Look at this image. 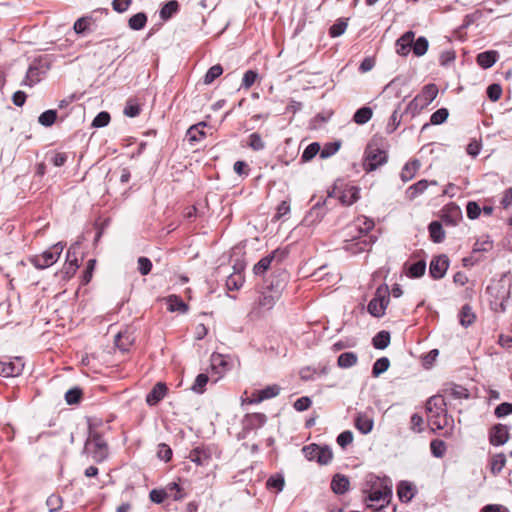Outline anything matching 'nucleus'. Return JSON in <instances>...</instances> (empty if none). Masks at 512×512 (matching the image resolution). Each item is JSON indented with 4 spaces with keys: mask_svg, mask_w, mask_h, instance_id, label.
I'll return each mask as SVG.
<instances>
[{
    "mask_svg": "<svg viewBox=\"0 0 512 512\" xmlns=\"http://www.w3.org/2000/svg\"><path fill=\"white\" fill-rule=\"evenodd\" d=\"M374 226V221L365 217L362 219V224L349 225L348 238L344 240L343 249L354 255L369 251L377 239L370 234Z\"/></svg>",
    "mask_w": 512,
    "mask_h": 512,
    "instance_id": "obj_1",
    "label": "nucleus"
},
{
    "mask_svg": "<svg viewBox=\"0 0 512 512\" xmlns=\"http://www.w3.org/2000/svg\"><path fill=\"white\" fill-rule=\"evenodd\" d=\"M84 452L90 455L96 463H102L108 458L109 447L103 436L90 428Z\"/></svg>",
    "mask_w": 512,
    "mask_h": 512,
    "instance_id": "obj_2",
    "label": "nucleus"
},
{
    "mask_svg": "<svg viewBox=\"0 0 512 512\" xmlns=\"http://www.w3.org/2000/svg\"><path fill=\"white\" fill-rule=\"evenodd\" d=\"M438 88L436 84L430 83L425 85L421 92L411 100L404 113L410 114L411 117L418 115L424 108H426L437 97Z\"/></svg>",
    "mask_w": 512,
    "mask_h": 512,
    "instance_id": "obj_3",
    "label": "nucleus"
},
{
    "mask_svg": "<svg viewBox=\"0 0 512 512\" xmlns=\"http://www.w3.org/2000/svg\"><path fill=\"white\" fill-rule=\"evenodd\" d=\"M505 283L506 280H500L495 286L488 287V291L492 296L490 305L495 312H505L509 305L510 288L512 284L509 282L506 289Z\"/></svg>",
    "mask_w": 512,
    "mask_h": 512,
    "instance_id": "obj_4",
    "label": "nucleus"
},
{
    "mask_svg": "<svg viewBox=\"0 0 512 512\" xmlns=\"http://www.w3.org/2000/svg\"><path fill=\"white\" fill-rule=\"evenodd\" d=\"M64 249V244L58 242L54 244L50 249L44 251L40 255H35L31 259V263L37 269H45L56 263Z\"/></svg>",
    "mask_w": 512,
    "mask_h": 512,
    "instance_id": "obj_5",
    "label": "nucleus"
},
{
    "mask_svg": "<svg viewBox=\"0 0 512 512\" xmlns=\"http://www.w3.org/2000/svg\"><path fill=\"white\" fill-rule=\"evenodd\" d=\"M388 160L386 151L369 144L365 151L363 167L366 172L376 170L378 167L384 165Z\"/></svg>",
    "mask_w": 512,
    "mask_h": 512,
    "instance_id": "obj_6",
    "label": "nucleus"
},
{
    "mask_svg": "<svg viewBox=\"0 0 512 512\" xmlns=\"http://www.w3.org/2000/svg\"><path fill=\"white\" fill-rule=\"evenodd\" d=\"M389 303V291L388 287L378 288L374 297L368 303V312L377 318L382 317L385 314L386 307Z\"/></svg>",
    "mask_w": 512,
    "mask_h": 512,
    "instance_id": "obj_7",
    "label": "nucleus"
},
{
    "mask_svg": "<svg viewBox=\"0 0 512 512\" xmlns=\"http://www.w3.org/2000/svg\"><path fill=\"white\" fill-rule=\"evenodd\" d=\"M337 198L343 205H352L360 198V189L356 186H348L344 190L334 188L328 193L326 199Z\"/></svg>",
    "mask_w": 512,
    "mask_h": 512,
    "instance_id": "obj_8",
    "label": "nucleus"
},
{
    "mask_svg": "<svg viewBox=\"0 0 512 512\" xmlns=\"http://www.w3.org/2000/svg\"><path fill=\"white\" fill-rule=\"evenodd\" d=\"M287 283V273L285 271L273 274L270 279L265 281L266 290L275 294V297H281Z\"/></svg>",
    "mask_w": 512,
    "mask_h": 512,
    "instance_id": "obj_9",
    "label": "nucleus"
},
{
    "mask_svg": "<svg viewBox=\"0 0 512 512\" xmlns=\"http://www.w3.org/2000/svg\"><path fill=\"white\" fill-rule=\"evenodd\" d=\"M449 267V259L446 255H439L432 259L429 266V274L435 279L439 280L443 278Z\"/></svg>",
    "mask_w": 512,
    "mask_h": 512,
    "instance_id": "obj_10",
    "label": "nucleus"
},
{
    "mask_svg": "<svg viewBox=\"0 0 512 512\" xmlns=\"http://www.w3.org/2000/svg\"><path fill=\"white\" fill-rule=\"evenodd\" d=\"M462 219V211L455 203H449L441 211V220L450 226H456Z\"/></svg>",
    "mask_w": 512,
    "mask_h": 512,
    "instance_id": "obj_11",
    "label": "nucleus"
},
{
    "mask_svg": "<svg viewBox=\"0 0 512 512\" xmlns=\"http://www.w3.org/2000/svg\"><path fill=\"white\" fill-rule=\"evenodd\" d=\"M426 410L429 418H440L443 413H447L445 399L440 395L430 397L426 403Z\"/></svg>",
    "mask_w": 512,
    "mask_h": 512,
    "instance_id": "obj_12",
    "label": "nucleus"
},
{
    "mask_svg": "<svg viewBox=\"0 0 512 512\" xmlns=\"http://www.w3.org/2000/svg\"><path fill=\"white\" fill-rule=\"evenodd\" d=\"M285 257V252L276 249L271 254L261 258L253 267V272L255 275H263L272 264V261L275 258H278L281 261Z\"/></svg>",
    "mask_w": 512,
    "mask_h": 512,
    "instance_id": "obj_13",
    "label": "nucleus"
},
{
    "mask_svg": "<svg viewBox=\"0 0 512 512\" xmlns=\"http://www.w3.org/2000/svg\"><path fill=\"white\" fill-rule=\"evenodd\" d=\"M509 439V428L503 424H496L489 431V442L493 446L505 444Z\"/></svg>",
    "mask_w": 512,
    "mask_h": 512,
    "instance_id": "obj_14",
    "label": "nucleus"
},
{
    "mask_svg": "<svg viewBox=\"0 0 512 512\" xmlns=\"http://www.w3.org/2000/svg\"><path fill=\"white\" fill-rule=\"evenodd\" d=\"M24 363L21 358H16L15 361L1 362L0 361V374L5 377H16L22 373Z\"/></svg>",
    "mask_w": 512,
    "mask_h": 512,
    "instance_id": "obj_15",
    "label": "nucleus"
},
{
    "mask_svg": "<svg viewBox=\"0 0 512 512\" xmlns=\"http://www.w3.org/2000/svg\"><path fill=\"white\" fill-rule=\"evenodd\" d=\"M188 458L199 466H206L211 460V450L208 447H196L190 451Z\"/></svg>",
    "mask_w": 512,
    "mask_h": 512,
    "instance_id": "obj_16",
    "label": "nucleus"
},
{
    "mask_svg": "<svg viewBox=\"0 0 512 512\" xmlns=\"http://www.w3.org/2000/svg\"><path fill=\"white\" fill-rule=\"evenodd\" d=\"M328 199H324L322 202L318 201L315 203L305 217V221L308 224H314L323 219L326 214L325 205H328Z\"/></svg>",
    "mask_w": 512,
    "mask_h": 512,
    "instance_id": "obj_17",
    "label": "nucleus"
},
{
    "mask_svg": "<svg viewBox=\"0 0 512 512\" xmlns=\"http://www.w3.org/2000/svg\"><path fill=\"white\" fill-rule=\"evenodd\" d=\"M281 391L277 384L266 386L265 388L252 394L251 403H260L264 400L271 399L279 395Z\"/></svg>",
    "mask_w": 512,
    "mask_h": 512,
    "instance_id": "obj_18",
    "label": "nucleus"
},
{
    "mask_svg": "<svg viewBox=\"0 0 512 512\" xmlns=\"http://www.w3.org/2000/svg\"><path fill=\"white\" fill-rule=\"evenodd\" d=\"M415 34L413 31L405 32L399 39L396 41V52L401 56H407L412 50V44Z\"/></svg>",
    "mask_w": 512,
    "mask_h": 512,
    "instance_id": "obj_19",
    "label": "nucleus"
},
{
    "mask_svg": "<svg viewBox=\"0 0 512 512\" xmlns=\"http://www.w3.org/2000/svg\"><path fill=\"white\" fill-rule=\"evenodd\" d=\"M168 388L165 383L158 382L146 396V403L149 406L157 405L166 395Z\"/></svg>",
    "mask_w": 512,
    "mask_h": 512,
    "instance_id": "obj_20",
    "label": "nucleus"
},
{
    "mask_svg": "<svg viewBox=\"0 0 512 512\" xmlns=\"http://www.w3.org/2000/svg\"><path fill=\"white\" fill-rule=\"evenodd\" d=\"M392 496V490L390 487L385 486L383 489H373L367 498L365 499L367 507L372 508L373 505L369 502H389Z\"/></svg>",
    "mask_w": 512,
    "mask_h": 512,
    "instance_id": "obj_21",
    "label": "nucleus"
},
{
    "mask_svg": "<svg viewBox=\"0 0 512 512\" xmlns=\"http://www.w3.org/2000/svg\"><path fill=\"white\" fill-rule=\"evenodd\" d=\"M416 494V488L408 481H401L397 486V495L401 502H410Z\"/></svg>",
    "mask_w": 512,
    "mask_h": 512,
    "instance_id": "obj_22",
    "label": "nucleus"
},
{
    "mask_svg": "<svg viewBox=\"0 0 512 512\" xmlns=\"http://www.w3.org/2000/svg\"><path fill=\"white\" fill-rule=\"evenodd\" d=\"M498 56L499 54L497 51H484L477 55L476 62L481 68L489 69L496 63Z\"/></svg>",
    "mask_w": 512,
    "mask_h": 512,
    "instance_id": "obj_23",
    "label": "nucleus"
},
{
    "mask_svg": "<svg viewBox=\"0 0 512 512\" xmlns=\"http://www.w3.org/2000/svg\"><path fill=\"white\" fill-rule=\"evenodd\" d=\"M132 335H134V332L131 329L118 332L115 336V345L121 351H127L134 341Z\"/></svg>",
    "mask_w": 512,
    "mask_h": 512,
    "instance_id": "obj_24",
    "label": "nucleus"
},
{
    "mask_svg": "<svg viewBox=\"0 0 512 512\" xmlns=\"http://www.w3.org/2000/svg\"><path fill=\"white\" fill-rule=\"evenodd\" d=\"M349 479L343 474H335L331 481V489L335 494L342 495L349 490Z\"/></svg>",
    "mask_w": 512,
    "mask_h": 512,
    "instance_id": "obj_25",
    "label": "nucleus"
},
{
    "mask_svg": "<svg viewBox=\"0 0 512 512\" xmlns=\"http://www.w3.org/2000/svg\"><path fill=\"white\" fill-rule=\"evenodd\" d=\"M355 427L362 433L368 434L372 431L374 421L365 413H357L355 417Z\"/></svg>",
    "mask_w": 512,
    "mask_h": 512,
    "instance_id": "obj_26",
    "label": "nucleus"
},
{
    "mask_svg": "<svg viewBox=\"0 0 512 512\" xmlns=\"http://www.w3.org/2000/svg\"><path fill=\"white\" fill-rule=\"evenodd\" d=\"M267 421V416L263 413L247 414L244 420L246 429H258L262 427Z\"/></svg>",
    "mask_w": 512,
    "mask_h": 512,
    "instance_id": "obj_27",
    "label": "nucleus"
},
{
    "mask_svg": "<svg viewBox=\"0 0 512 512\" xmlns=\"http://www.w3.org/2000/svg\"><path fill=\"white\" fill-rule=\"evenodd\" d=\"M421 164L418 159H413L409 162H407L404 167L402 168L400 177L403 182L410 181L420 168Z\"/></svg>",
    "mask_w": 512,
    "mask_h": 512,
    "instance_id": "obj_28",
    "label": "nucleus"
},
{
    "mask_svg": "<svg viewBox=\"0 0 512 512\" xmlns=\"http://www.w3.org/2000/svg\"><path fill=\"white\" fill-rule=\"evenodd\" d=\"M234 269L236 268L234 267ZM244 281L245 279L241 269L234 270V272L231 273L226 279V287L230 291L239 290L243 286Z\"/></svg>",
    "mask_w": 512,
    "mask_h": 512,
    "instance_id": "obj_29",
    "label": "nucleus"
},
{
    "mask_svg": "<svg viewBox=\"0 0 512 512\" xmlns=\"http://www.w3.org/2000/svg\"><path fill=\"white\" fill-rule=\"evenodd\" d=\"M205 126H206L205 122H200L198 124L192 125L187 130L186 136L188 138V141L191 144L199 142V141H201V140H203L205 138L206 133L204 132L203 129L200 128V127H205Z\"/></svg>",
    "mask_w": 512,
    "mask_h": 512,
    "instance_id": "obj_30",
    "label": "nucleus"
},
{
    "mask_svg": "<svg viewBox=\"0 0 512 512\" xmlns=\"http://www.w3.org/2000/svg\"><path fill=\"white\" fill-rule=\"evenodd\" d=\"M429 185H437V181H435V180L428 181V180L422 179V180L416 182L415 184L411 185L408 188V190H407L408 197L410 199L416 198L417 196L422 194L428 188Z\"/></svg>",
    "mask_w": 512,
    "mask_h": 512,
    "instance_id": "obj_31",
    "label": "nucleus"
},
{
    "mask_svg": "<svg viewBox=\"0 0 512 512\" xmlns=\"http://www.w3.org/2000/svg\"><path fill=\"white\" fill-rule=\"evenodd\" d=\"M263 289L264 290L261 292V295L259 296L258 299V306L265 310H270L273 308V306L276 304L280 297H275V294L272 292H268V290H266V287H264Z\"/></svg>",
    "mask_w": 512,
    "mask_h": 512,
    "instance_id": "obj_32",
    "label": "nucleus"
},
{
    "mask_svg": "<svg viewBox=\"0 0 512 512\" xmlns=\"http://www.w3.org/2000/svg\"><path fill=\"white\" fill-rule=\"evenodd\" d=\"M448 116H449V111H448L447 108H440V109H438L437 111H435L430 116V122L429 123H425L422 126L421 132L426 130L430 125H440V124H443L447 120Z\"/></svg>",
    "mask_w": 512,
    "mask_h": 512,
    "instance_id": "obj_33",
    "label": "nucleus"
},
{
    "mask_svg": "<svg viewBox=\"0 0 512 512\" xmlns=\"http://www.w3.org/2000/svg\"><path fill=\"white\" fill-rule=\"evenodd\" d=\"M167 304L170 312L185 313L188 311V305L177 295L168 296Z\"/></svg>",
    "mask_w": 512,
    "mask_h": 512,
    "instance_id": "obj_34",
    "label": "nucleus"
},
{
    "mask_svg": "<svg viewBox=\"0 0 512 512\" xmlns=\"http://www.w3.org/2000/svg\"><path fill=\"white\" fill-rule=\"evenodd\" d=\"M428 230L430 233V237L434 243H441L444 240L445 232L441 222L432 221L428 226Z\"/></svg>",
    "mask_w": 512,
    "mask_h": 512,
    "instance_id": "obj_35",
    "label": "nucleus"
},
{
    "mask_svg": "<svg viewBox=\"0 0 512 512\" xmlns=\"http://www.w3.org/2000/svg\"><path fill=\"white\" fill-rule=\"evenodd\" d=\"M390 340V333L388 331L382 330L373 337L372 344L375 349L383 350L388 347Z\"/></svg>",
    "mask_w": 512,
    "mask_h": 512,
    "instance_id": "obj_36",
    "label": "nucleus"
},
{
    "mask_svg": "<svg viewBox=\"0 0 512 512\" xmlns=\"http://www.w3.org/2000/svg\"><path fill=\"white\" fill-rule=\"evenodd\" d=\"M358 361V356L354 352H344L339 355L337 365L340 368L347 369L354 366Z\"/></svg>",
    "mask_w": 512,
    "mask_h": 512,
    "instance_id": "obj_37",
    "label": "nucleus"
},
{
    "mask_svg": "<svg viewBox=\"0 0 512 512\" xmlns=\"http://www.w3.org/2000/svg\"><path fill=\"white\" fill-rule=\"evenodd\" d=\"M373 116V111L370 107L364 106L359 108L353 115V121L356 124H366Z\"/></svg>",
    "mask_w": 512,
    "mask_h": 512,
    "instance_id": "obj_38",
    "label": "nucleus"
},
{
    "mask_svg": "<svg viewBox=\"0 0 512 512\" xmlns=\"http://www.w3.org/2000/svg\"><path fill=\"white\" fill-rule=\"evenodd\" d=\"M40 81H41L40 69L35 65H30L27 70L25 79H24V85L32 87Z\"/></svg>",
    "mask_w": 512,
    "mask_h": 512,
    "instance_id": "obj_39",
    "label": "nucleus"
},
{
    "mask_svg": "<svg viewBox=\"0 0 512 512\" xmlns=\"http://www.w3.org/2000/svg\"><path fill=\"white\" fill-rule=\"evenodd\" d=\"M179 10V3L176 0H171L164 4L160 9V17L163 20L170 19Z\"/></svg>",
    "mask_w": 512,
    "mask_h": 512,
    "instance_id": "obj_40",
    "label": "nucleus"
},
{
    "mask_svg": "<svg viewBox=\"0 0 512 512\" xmlns=\"http://www.w3.org/2000/svg\"><path fill=\"white\" fill-rule=\"evenodd\" d=\"M147 23V15L144 12H139L130 17L128 25L130 29L139 31L145 27Z\"/></svg>",
    "mask_w": 512,
    "mask_h": 512,
    "instance_id": "obj_41",
    "label": "nucleus"
},
{
    "mask_svg": "<svg viewBox=\"0 0 512 512\" xmlns=\"http://www.w3.org/2000/svg\"><path fill=\"white\" fill-rule=\"evenodd\" d=\"M425 270L426 262L424 260H419L408 267L406 275L409 278H419L424 275Z\"/></svg>",
    "mask_w": 512,
    "mask_h": 512,
    "instance_id": "obj_42",
    "label": "nucleus"
},
{
    "mask_svg": "<svg viewBox=\"0 0 512 512\" xmlns=\"http://www.w3.org/2000/svg\"><path fill=\"white\" fill-rule=\"evenodd\" d=\"M57 111L49 109L41 113L38 117V122L44 127H51L57 120Z\"/></svg>",
    "mask_w": 512,
    "mask_h": 512,
    "instance_id": "obj_43",
    "label": "nucleus"
},
{
    "mask_svg": "<svg viewBox=\"0 0 512 512\" xmlns=\"http://www.w3.org/2000/svg\"><path fill=\"white\" fill-rule=\"evenodd\" d=\"M429 47V42L426 37L420 36L416 40L413 39L412 51L417 56H423Z\"/></svg>",
    "mask_w": 512,
    "mask_h": 512,
    "instance_id": "obj_44",
    "label": "nucleus"
},
{
    "mask_svg": "<svg viewBox=\"0 0 512 512\" xmlns=\"http://www.w3.org/2000/svg\"><path fill=\"white\" fill-rule=\"evenodd\" d=\"M348 26V18H340L338 19L330 28L329 35L332 38H336L341 36L347 29Z\"/></svg>",
    "mask_w": 512,
    "mask_h": 512,
    "instance_id": "obj_45",
    "label": "nucleus"
},
{
    "mask_svg": "<svg viewBox=\"0 0 512 512\" xmlns=\"http://www.w3.org/2000/svg\"><path fill=\"white\" fill-rule=\"evenodd\" d=\"M459 316H460V323L464 327L470 326L475 320V315L472 312L471 307L467 304L462 306Z\"/></svg>",
    "mask_w": 512,
    "mask_h": 512,
    "instance_id": "obj_46",
    "label": "nucleus"
},
{
    "mask_svg": "<svg viewBox=\"0 0 512 512\" xmlns=\"http://www.w3.org/2000/svg\"><path fill=\"white\" fill-rule=\"evenodd\" d=\"M505 463H506V457L504 454L499 453V454L494 455L490 461L491 472L494 475L499 474L502 471V469L504 468Z\"/></svg>",
    "mask_w": 512,
    "mask_h": 512,
    "instance_id": "obj_47",
    "label": "nucleus"
},
{
    "mask_svg": "<svg viewBox=\"0 0 512 512\" xmlns=\"http://www.w3.org/2000/svg\"><path fill=\"white\" fill-rule=\"evenodd\" d=\"M390 366V361L387 357H381L375 361L372 367L373 377H379L382 373L386 372Z\"/></svg>",
    "mask_w": 512,
    "mask_h": 512,
    "instance_id": "obj_48",
    "label": "nucleus"
},
{
    "mask_svg": "<svg viewBox=\"0 0 512 512\" xmlns=\"http://www.w3.org/2000/svg\"><path fill=\"white\" fill-rule=\"evenodd\" d=\"M318 153H320V144L318 142L310 143L301 155L302 162H309L312 160Z\"/></svg>",
    "mask_w": 512,
    "mask_h": 512,
    "instance_id": "obj_49",
    "label": "nucleus"
},
{
    "mask_svg": "<svg viewBox=\"0 0 512 512\" xmlns=\"http://www.w3.org/2000/svg\"><path fill=\"white\" fill-rule=\"evenodd\" d=\"M223 73V67L220 64H216L208 69L204 75V84H211L214 80L220 77Z\"/></svg>",
    "mask_w": 512,
    "mask_h": 512,
    "instance_id": "obj_50",
    "label": "nucleus"
},
{
    "mask_svg": "<svg viewBox=\"0 0 512 512\" xmlns=\"http://www.w3.org/2000/svg\"><path fill=\"white\" fill-rule=\"evenodd\" d=\"M317 453H318L317 462L319 464L327 465L332 461L333 452L329 446H327V445L319 446V450Z\"/></svg>",
    "mask_w": 512,
    "mask_h": 512,
    "instance_id": "obj_51",
    "label": "nucleus"
},
{
    "mask_svg": "<svg viewBox=\"0 0 512 512\" xmlns=\"http://www.w3.org/2000/svg\"><path fill=\"white\" fill-rule=\"evenodd\" d=\"M285 485L284 477L281 474H275L269 477L266 486L269 489H275L277 492L283 490Z\"/></svg>",
    "mask_w": 512,
    "mask_h": 512,
    "instance_id": "obj_52",
    "label": "nucleus"
},
{
    "mask_svg": "<svg viewBox=\"0 0 512 512\" xmlns=\"http://www.w3.org/2000/svg\"><path fill=\"white\" fill-rule=\"evenodd\" d=\"M82 398V389L79 387H73L65 393V400L67 404L74 405L78 404Z\"/></svg>",
    "mask_w": 512,
    "mask_h": 512,
    "instance_id": "obj_53",
    "label": "nucleus"
},
{
    "mask_svg": "<svg viewBox=\"0 0 512 512\" xmlns=\"http://www.w3.org/2000/svg\"><path fill=\"white\" fill-rule=\"evenodd\" d=\"M209 381V377L204 374L200 373L197 375L194 384L191 387V390L195 393L202 394L205 391V386L207 385Z\"/></svg>",
    "mask_w": 512,
    "mask_h": 512,
    "instance_id": "obj_54",
    "label": "nucleus"
},
{
    "mask_svg": "<svg viewBox=\"0 0 512 512\" xmlns=\"http://www.w3.org/2000/svg\"><path fill=\"white\" fill-rule=\"evenodd\" d=\"M430 449L433 456L441 458L446 452V444L442 440L434 439L430 442Z\"/></svg>",
    "mask_w": 512,
    "mask_h": 512,
    "instance_id": "obj_55",
    "label": "nucleus"
},
{
    "mask_svg": "<svg viewBox=\"0 0 512 512\" xmlns=\"http://www.w3.org/2000/svg\"><path fill=\"white\" fill-rule=\"evenodd\" d=\"M248 139V146L254 151H260L265 148V143L259 133L254 132L250 134Z\"/></svg>",
    "mask_w": 512,
    "mask_h": 512,
    "instance_id": "obj_56",
    "label": "nucleus"
},
{
    "mask_svg": "<svg viewBox=\"0 0 512 512\" xmlns=\"http://www.w3.org/2000/svg\"><path fill=\"white\" fill-rule=\"evenodd\" d=\"M340 148L339 142H330L324 145V147L320 148V157L322 159H326L334 155Z\"/></svg>",
    "mask_w": 512,
    "mask_h": 512,
    "instance_id": "obj_57",
    "label": "nucleus"
},
{
    "mask_svg": "<svg viewBox=\"0 0 512 512\" xmlns=\"http://www.w3.org/2000/svg\"><path fill=\"white\" fill-rule=\"evenodd\" d=\"M402 115L399 114L398 109H395L390 116L389 122L386 126V132L388 134L393 133L401 123Z\"/></svg>",
    "mask_w": 512,
    "mask_h": 512,
    "instance_id": "obj_58",
    "label": "nucleus"
},
{
    "mask_svg": "<svg viewBox=\"0 0 512 512\" xmlns=\"http://www.w3.org/2000/svg\"><path fill=\"white\" fill-rule=\"evenodd\" d=\"M110 114L106 111H101L96 115V117L92 121V126L95 128H102L109 124L110 122Z\"/></svg>",
    "mask_w": 512,
    "mask_h": 512,
    "instance_id": "obj_59",
    "label": "nucleus"
},
{
    "mask_svg": "<svg viewBox=\"0 0 512 512\" xmlns=\"http://www.w3.org/2000/svg\"><path fill=\"white\" fill-rule=\"evenodd\" d=\"M467 217L471 220L477 219L482 210L479 204L475 201H469L466 206Z\"/></svg>",
    "mask_w": 512,
    "mask_h": 512,
    "instance_id": "obj_60",
    "label": "nucleus"
},
{
    "mask_svg": "<svg viewBox=\"0 0 512 512\" xmlns=\"http://www.w3.org/2000/svg\"><path fill=\"white\" fill-rule=\"evenodd\" d=\"M138 271L141 275L145 276L151 272L152 262L149 258L141 256L138 258Z\"/></svg>",
    "mask_w": 512,
    "mask_h": 512,
    "instance_id": "obj_61",
    "label": "nucleus"
},
{
    "mask_svg": "<svg viewBox=\"0 0 512 512\" xmlns=\"http://www.w3.org/2000/svg\"><path fill=\"white\" fill-rule=\"evenodd\" d=\"M258 77V73L254 70H247L244 73L241 87L245 89H249L256 81Z\"/></svg>",
    "mask_w": 512,
    "mask_h": 512,
    "instance_id": "obj_62",
    "label": "nucleus"
},
{
    "mask_svg": "<svg viewBox=\"0 0 512 512\" xmlns=\"http://www.w3.org/2000/svg\"><path fill=\"white\" fill-rule=\"evenodd\" d=\"M157 456L160 460L168 462L172 458V450L169 445L165 443H160L158 445Z\"/></svg>",
    "mask_w": 512,
    "mask_h": 512,
    "instance_id": "obj_63",
    "label": "nucleus"
},
{
    "mask_svg": "<svg viewBox=\"0 0 512 512\" xmlns=\"http://www.w3.org/2000/svg\"><path fill=\"white\" fill-rule=\"evenodd\" d=\"M319 450V445L317 444H310V445H307V446H304L302 448V452L305 456V458L309 461H313V460H316L317 461V456H318V452Z\"/></svg>",
    "mask_w": 512,
    "mask_h": 512,
    "instance_id": "obj_64",
    "label": "nucleus"
}]
</instances>
